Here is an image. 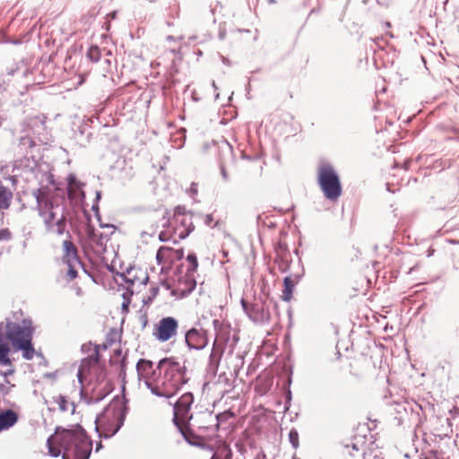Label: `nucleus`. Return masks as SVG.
<instances>
[{"instance_id":"e433bc0d","label":"nucleus","mask_w":459,"mask_h":459,"mask_svg":"<svg viewBox=\"0 0 459 459\" xmlns=\"http://www.w3.org/2000/svg\"><path fill=\"white\" fill-rule=\"evenodd\" d=\"M101 194L100 191L96 192V200L99 201L100 199Z\"/></svg>"},{"instance_id":"423d86ee","label":"nucleus","mask_w":459,"mask_h":459,"mask_svg":"<svg viewBox=\"0 0 459 459\" xmlns=\"http://www.w3.org/2000/svg\"><path fill=\"white\" fill-rule=\"evenodd\" d=\"M317 181L326 199L336 201L342 195V185L333 167L324 163L318 168Z\"/></svg>"},{"instance_id":"f8f14e48","label":"nucleus","mask_w":459,"mask_h":459,"mask_svg":"<svg viewBox=\"0 0 459 459\" xmlns=\"http://www.w3.org/2000/svg\"><path fill=\"white\" fill-rule=\"evenodd\" d=\"M185 342L190 350H203L208 343L205 331L192 328L186 333Z\"/></svg>"},{"instance_id":"ea45409f","label":"nucleus","mask_w":459,"mask_h":459,"mask_svg":"<svg viewBox=\"0 0 459 459\" xmlns=\"http://www.w3.org/2000/svg\"><path fill=\"white\" fill-rule=\"evenodd\" d=\"M3 332L2 330L0 329V342H3Z\"/></svg>"},{"instance_id":"ddd939ff","label":"nucleus","mask_w":459,"mask_h":459,"mask_svg":"<svg viewBox=\"0 0 459 459\" xmlns=\"http://www.w3.org/2000/svg\"><path fill=\"white\" fill-rule=\"evenodd\" d=\"M241 305L247 316L255 323H263L268 318V313L264 310L262 304L248 303L241 299Z\"/></svg>"},{"instance_id":"5701e85b","label":"nucleus","mask_w":459,"mask_h":459,"mask_svg":"<svg viewBox=\"0 0 459 459\" xmlns=\"http://www.w3.org/2000/svg\"><path fill=\"white\" fill-rule=\"evenodd\" d=\"M284 290L282 291V299L285 301H290L292 298V292L294 290L295 283L292 281L291 277L286 276L283 280Z\"/></svg>"},{"instance_id":"0eeeda50","label":"nucleus","mask_w":459,"mask_h":459,"mask_svg":"<svg viewBox=\"0 0 459 459\" xmlns=\"http://www.w3.org/2000/svg\"><path fill=\"white\" fill-rule=\"evenodd\" d=\"M33 328L30 320L22 323L9 322L6 324V337L13 346L19 345L23 340H32Z\"/></svg>"},{"instance_id":"c756f323","label":"nucleus","mask_w":459,"mask_h":459,"mask_svg":"<svg viewBox=\"0 0 459 459\" xmlns=\"http://www.w3.org/2000/svg\"><path fill=\"white\" fill-rule=\"evenodd\" d=\"M66 264L68 266L67 275L69 276L70 280L75 279L77 277V271L75 267L80 264L66 263Z\"/></svg>"},{"instance_id":"2f4dec72","label":"nucleus","mask_w":459,"mask_h":459,"mask_svg":"<svg viewBox=\"0 0 459 459\" xmlns=\"http://www.w3.org/2000/svg\"><path fill=\"white\" fill-rule=\"evenodd\" d=\"M104 390H106V392L103 394L91 398L93 403H98V402L101 401L108 394L109 390H111V387L109 386V385L108 383L105 384Z\"/></svg>"},{"instance_id":"c9c22d12","label":"nucleus","mask_w":459,"mask_h":459,"mask_svg":"<svg viewBox=\"0 0 459 459\" xmlns=\"http://www.w3.org/2000/svg\"><path fill=\"white\" fill-rule=\"evenodd\" d=\"M213 221V218H212V214H206L205 217H204V223L206 225H210L212 223V221Z\"/></svg>"},{"instance_id":"20e7f679","label":"nucleus","mask_w":459,"mask_h":459,"mask_svg":"<svg viewBox=\"0 0 459 459\" xmlns=\"http://www.w3.org/2000/svg\"><path fill=\"white\" fill-rule=\"evenodd\" d=\"M126 413L127 407L122 399L112 401L96 418V431L100 437L108 438L114 436L123 426Z\"/></svg>"},{"instance_id":"a878e982","label":"nucleus","mask_w":459,"mask_h":459,"mask_svg":"<svg viewBox=\"0 0 459 459\" xmlns=\"http://www.w3.org/2000/svg\"><path fill=\"white\" fill-rule=\"evenodd\" d=\"M54 400L58 404V408L60 411H69L70 403L67 401L65 396L59 394V395L54 397ZM71 406L73 407L72 411H74V404L71 403Z\"/></svg>"},{"instance_id":"b1692460","label":"nucleus","mask_w":459,"mask_h":459,"mask_svg":"<svg viewBox=\"0 0 459 459\" xmlns=\"http://www.w3.org/2000/svg\"><path fill=\"white\" fill-rule=\"evenodd\" d=\"M10 349L7 343L0 342V365L7 366L11 363L10 359L8 358Z\"/></svg>"},{"instance_id":"4468645a","label":"nucleus","mask_w":459,"mask_h":459,"mask_svg":"<svg viewBox=\"0 0 459 459\" xmlns=\"http://www.w3.org/2000/svg\"><path fill=\"white\" fill-rule=\"evenodd\" d=\"M121 277L129 284L128 289L130 286H144L149 280V276L145 272L134 267L127 269L126 273L121 274Z\"/></svg>"},{"instance_id":"f03ea898","label":"nucleus","mask_w":459,"mask_h":459,"mask_svg":"<svg viewBox=\"0 0 459 459\" xmlns=\"http://www.w3.org/2000/svg\"><path fill=\"white\" fill-rule=\"evenodd\" d=\"M47 446L52 457L62 455V459H89L92 449L91 440L80 425L70 429L57 428L55 436L48 438Z\"/></svg>"},{"instance_id":"f257e3e1","label":"nucleus","mask_w":459,"mask_h":459,"mask_svg":"<svg viewBox=\"0 0 459 459\" xmlns=\"http://www.w3.org/2000/svg\"><path fill=\"white\" fill-rule=\"evenodd\" d=\"M136 371L139 381L158 397H173L188 381L186 366L173 357L160 359L155 368L152 361L141 359Z\"/></svg>"},{"instance_id":"39448f33","label":"nucleus","mask_w":459,"mask_h":459,"mask_svg":"<svg viewBox=\"0 0 459 459\" xmlns=\"http://www.w3.org/2000/svg\"><path fill=\"white\" fill-rule=\"evenodd\" d=\"M166 224H168L167 229L159 234V239L161 242L171 240L177 243L186 238L195 230L192 214L186 212L185 209L181 207L176 209L172 220L170 221H166L163 227Z\"/></svg>"},{"instance_id":"7ed1b4c3","label":"nucleus","mask_w":459,"mask_h":459,"mask_svg":"<svg viewBox=\"0 0 459 459\" xmlns=\"http://www.w3.org/2000/svg\"><path fill=\"white\" fill-rule=\"evenodd\" d=\"M33 195L37 201L39 215L43 221L46 232L61 236L69 232L66 230L67 220L63 198L47 187L35 190Z\"/></svg>"},{"instance_id":"a211bd4d","label":"nucleus","mask_w":459,"mask_h":459,"mask_svg":"<svg viewBox=\"0 0 459 459\" xmlns=\"http://www.w3.org/2000/svg\"><path fill=\"white\" fill-rule=\"evenodd\" d=\"M183 256V250L175 251L171 247H160L156 254V260L159 264L162 263H166L168 260H172L173 258L180 259Z\"/></svg>"},{"instance_id":"6e6552de","label":"nucleus","mask_w":459,"mask_h":459,"mask_svg":"<svg viewBox=\"0 0 459 459\" xmlns=\"http://www.w3.org/2000/svg\"><path fill=\"white\" fill-rule=\"evenodd\" d=\"M193 403L194 395L191 393H185L177 400L173 406L175 426L189 423L193 420V414L190 411Z\"/></svg>"},{"instance_id":"2eb2a0df","label":"nucleus","mask_w":459,"mask_h":459,"mask_svg":"<svg viewBox=\"0 0 459 459\" xmlns=\"http://www.w3.org/2000/svg\"><path fill=\"white\" fill-rule=\"evenodd\" d=\"M100 359L99 348L94 346L93 351L87 358L82 359L80 367L77 372L78 380L82 383V379L86 377V374L90 371L92 367L97 366Z\"/></svg>"},{"instance_id":"a19ab883","label":"nucleus","mask_w":459,"mask_h":459,"mask_svg":"<svg viewBox=\"0 0 459 459\" xmlns=\"http://www.w3.org/2000/svg\"><path fill=\"white\" fill-rule=\"evenodd\" d=\"M92 210H96V211H98V205H97V204H93V205H92Z\"/></svg>"},{"instance_id":"49530a36","label":"nucleus","mask_w":459,"mask_h":459,"mask_svg":"<svg viewBox=\"0 0 459 459\" xmlns=\"http://www.w3.org/2000/svg\"><path fill=\"white\" fill-rule=\"evenodd\" d=\"M291 459H299L296 455H293Z\"/></svg>"},{"instance_id":"7c9ffc66","label":"nucleus","mask_w":459,"mask_h":459,"mask_svg":"<svg viewBox=\"0 0 459 459\" xmlns=\"http://www.w3.org/2000/svg\"><path fill=\"white\" fill-rule=\"evenodd\" d=\"M67 183H68V186L70 188L77 189L81 186V183L77 180L76 177L73 174H70L67 177Z\"/></svg>"},{"instance_id":"c03bdc74","label":"nucleus","mask_w":459,"mask_h":459,"mask_svg":"<svg viewBox=\"0 0 459 459\" xmlns=\"http://www.w3.org/2000/svg\"><path fill=\"white\" fill-rule=\"evenodd\" d=\"M269 3L270 4H273V3H275V1L274 0H269Z\"/></svg>"},{"instance_id":"cd10ccee","label":"nucleus","mask_w":459,"mask_h":459,"mask_svg":"<svg viewBox=\"0 0 459 459\" xmlns=\"http://www.w3.org/2000/svg\"><path fill=\"white\" fill-rule=\"evenodd\" d=\"M100 49L97 46H91L87 52V56L92 62H98L100 59Z\"/></svg>"},{"instance_id":"6ab92c4d","label":"nucleus","mask_w":459,"mask_h":459,"mask_svg":"<svg viewBox=\"0 0 459 459\" xmlns=\"http://www.w3.org/2000/svg\"><path fill=\"white\" fill-rule=\"evenodd\" d=\"M176 427L187 443L192 446H201L199 437L195 435L191 429V428H193L192 426H189L187 423H184Z\"/></svg>"},{"instance_id":"f704fd0d","label":"nucleus","mask_w":459,"mask_h":459,"mask_svg":"<svg viewBox=\"0 0 459 459\" xmlns=\"http://www.w3.org/2000/svg\"><path fill=\"white\" fill-rule=\"evenodd\" d=\"M189 192L191 195H195L197 194V184L192 183L189 188Z\"/></svg>"},{"instance_id":"aec40b11","label":"nucleus","mask_w":459,"mask_h":459,"mask_svg":"<svg viewBox=\"0 0 459 459\" xmlns=\"http://www.w3.org/2000/svg\"><path fill=\"white\" fill-rule=\"evenodd\" d=\"M18 420L17 414L12 410L0 413V432L13 427Z\"/></svg>"},{"instance_id":"412c9836","label":"nucleus","mask_w":459,"mask_h":459,"mask_svg":"<svg viewBox=\"0 0 459 459\" xmlns=\"http://www.w3.org/2000/svg\"><path fill=\"white\" fill-rule=\"evenodd\" d=\"M15 350L22 352V357L30 360L34 357L35 350L32 346L31 340H23L19 345L13 346Z\"/></svg>"},{"instance_id":"79ce46f5","label":"nucleus","mask_w":459,"mask_h":459,"mask_svg":"<svg viewBox=\"0 0 459 459\" xmlns=\"http://www.w3.org/2000/svg\"><path fill=\"white\" fill-rule=\"evenodd\" d=\"M223 63L228 64V60L225 57H222Z\"/></svg>"},{"instance_id":"f3484780","label":"nucleus","mask_w":459,"mask_h":459,"mask_svg":"<svg viewBox=\"0 0 459 459\" xmlns=\"http://www.w3.org/2000/svg\"><path fill=\"white\" fill-rule=\"evenodd\" d=\"M63 260L65 264H81L77 254V248L70 239H65L63 241Z\"/></svg>"},{"instance_id":"bb28decb","label":"nucleus","mask_w":459,"mask_h":459,"mask_svg":"<svg viewBox=\"0 0 459 459\" xmlns=\"http://www.w3.org/2000/svg\"><path fill=\"white\" fill-rule=\"evenodd\" d=\"M211 459H232V453L228 447H222L214 453Z\"/></svg>"},{"instance_id":"dca6fc26","label":"nucleus","mask_w":459,"mask_h":459,"mask_svg":"<svg viewBox=\"0 0 459 459\" xmlns=\"http://www.w3.org/2000/svg\"><path fill=\"white\" fill-rule=\"evenodd\" d=\"M224 332V329L221 328L219 333H217V337L213 342L212 352L209 357V366L212 369L216 370L219 367L221 359L222 357L224 349L221 345L220 342L222 338V333Z\"/></svg>"},{"instance_id":"393cba45","label":"nucleus","mask_w":459,"mask_h":459,"mask_svg":"<svg viewBox=\"0 0 459 459\" xmlns=\"http://www.w3.org/2000/svg\"><path fill=\"white\" fill-rule=\"evenodd\" d=\"M186 261L189 264L186 273L195 274L198 268V260L196 255L195 253H189L186 256Z\"/></svg>"},{"instance_id":"72a5a7b5","label":"nucleus","mask_w":459,"mask_h":459,"mask_svg":"<svg viewBox=\"0 0 459 459\" xmlns=\"http://www.w3.org/2000/svg\"><path fill=\"white\" fill-rule=\"evenodd\" d=\"M220 171H221V175L222 179L225 182L229 181L230 176H229V174L227 172V169H226V167H225V165L223 163H221V165H220Z\"/></svg>"},{"instance_id":"37998d69","label":"nucleus","mask_w":459,"mask_h":459,"mask_svg":"<svg viewBox=\"0 0 459 459\" xmlns=\"http://www.w3.org/2000/svg\"><path fill=\"white\" fill-rule=\"evenodd\" d=\"M220 392L224 394V393L229 392V390H220Z\"/></svg>"},{"instance_id":"4be33fe9","label":"nucleus","mask_w":459,"mask_h":459,"mask_svg":"<svg viewBox=\"0 0 459 459\" xmlns=\"http://www.w3.org/2000/svg\"><path fill=\"white\" fill-rule=\"evenodd\" d=\"M13 198L12 192L0 181V210L8 209Z\"/></svg>"},{"instance_id":"4c0bfd02","label":"nucleus","mask_w":459,"mask_h":459,"mask_svg":"<svg viewBox=\"0 0 459 459\" xmlns=\"http://www.w3.org/2000/svg\"><path fill=\"white\" fill-rule=\"evenodd\" d=\"M101 447H102L101 443H100H100H98V444H97V446H96V452H98Z\"/></svg>"},{"instance_id":"9d476101","label":"nucleus","mask_w":459,"mask_h":459,"mask_svg":"<svg viewBox=\"0 0 459 459\" xmlns=\"http://www.w3.org/2000/svg\"><path fill=\"white\" fill-rule=\"evenodd\" d=\"M195 286L196 281L195 274L186 273L184 275L178 277L172 294L178 298H184L189 295L195 290Z\"/></svg>"},{"instance_id":"9b49d317","label":"nucleus","mask_w":459,"mask_h":459,"mask_svg":"<svg viewBox=\"0 0 459 459\" xmlns=\"http://www.w3.org/2000/svg\"><path fill=\"white\" fill-rule=\"evenodd\" d=\"M219 415H213L212 412H203L199 414L195 419L193 418L191 421H189V426L193 428H196L200 430H212V432L216 431L219 427Z\"/></svg>"},{"instance_id":"1a4fd4ad","label":"nucleus","mask_w":459,"mask_h":459,"mask_svg":"<svg viewBox=\"0 0 459 459\" xmlns=\"http://www.w3.org/2000/svg\"><path fill=\"white\" fill-rule=\"evenodd\" d=\"M178 321L172 316L161 318L155 325L153 335L160 342H165L177 335Z\"/></svg>"},{"instance_id":"a18cd8bd","label":"nucleus","mask_w":459,"mask_h":459,"mask_svg":"<svg viewBox=\"0 0 459 459\" xmlns=\"http://www.w3.org/2000/svg\"><path fill=\"white\" fill-rule=\"evenodd\" d=\"M213 323H214V325H216V324L219 323V321L218 320H214Z\"/></svg>"},{"instance_id":"58836bf2","label":"nucleus","mask_w":459,"mask_h":459,"mask_svg":"<svg viewBox=\"0 0 459 459\" xmlns=\"http://www.w3.org/2000/svg\"><path fill=\"white\" fill-rule=\"evenodd\" d=\"M212 87H213V89H214L215 91H217V90H218V87H217V85H216V83H215V82H214V81L212 82Z\"/></svg>"},{"instance_id":"473e14b6","label":"nucleus","mask_w":459,"mask_h":459,"mask_svg":"<svg viewBox=\"0 0 459 459\" xmlns=\"http://www.w3.org/2000/svg\"><path fill=\"white\" fill-rule=\"evenodd\" d=\"M11 238V232L8 229L0 230V241L8 240Z\"/></svg>"},{"instance_id":"c85d7f7f","label":"nucleus","mask_w":459,"mask_h":459,"mask_svg":"<svg viewBox=\"0 0 459 459\" xmlns=\"http://www.w3.org/2000/svg\"><path fill=\"white\" fill-rule=\"evenodd\" d=\"M289 440L294 448L299 447V433L296 429H292L289 432Z\"/></svg>"}]
</instances>
